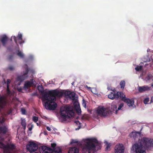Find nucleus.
<instances>
[{
    "instance_id": "1",
    "label": "nucleus",
    "mask_w": 153,
    "mask_h": 153,
    "mask_svg": "<svg viewBox=\"0 0 153 153\" xmlns=\"http://www.w3.org/2000/svg\"><path fill=\"white\" fill-rule=\"evenodd\" d=\"M41 93L42 100H47L45 103V108L47 109L50 110H54L57 107V104L54 102V101H56V97H62L64 94L71 100L73 101L75 100V93L70 91H66L63 93L57 89L48 91H44V90L42 89Z\"/></svg>"
},
{
    "instance_id": "2",
    "label": "nucleus",
    "mask_w": 153,
    "mask_h": 153,
    "mask_svg": "<svg viewBox=\"0 0 153 153\" xmlns=\"http://www.w3.org/2000/svg\"><path fill=\"white\" fill-rule=\"evenodd\" d=\"M143 145L147 148L153 146V140L147 137H143L141 141L135 144L132 146L133 150H135V153H146L143 149Z\"/></svg>"
},
{
    "instance_id": "3",
    "label": "nucleus",
    "mask_w": 153,
    "mask_h": 153,
    "mask_svg": "<svg viewBox=\"0 0 153 153\" xmlns=\"http://www.w3.org/2000/svg\"><path fill=\"white\" fill-rule=\"evenodd\" d=\"M88 142L82 148L85 153H91V151L94 152L100 150L101 148V144L95 138H88L86 140Z\"/></svg>"
},
{
    "instance_id": "4",
    "label": "nucleus",
    "mask_w": 153,
    "mask_h": 153,
    "mask_svg": "<svg viewBox=\"0 0 153 153\" xmlns=\"http://www.w3.org/2000/svg\"><path fill=\"white\" fill-rule=\"evenodd\" d=\"M60 113L61 118L62 119V121H65L67 119L69 118L70 117L68 116L70 115L71 117H72L74 115V112L72 110H71L70 108H61L60 110Z\"/></svg>"
},
{
    "instance_id": "5",
    "label": "nucleus",
    "mask_w": 153,
    "mask_h": 153,
    "mask_svg": "<svg viewBox=\"0 0 153 153\" xmlns=\"http://www.w3.org/2000/svg\"><path fill=\"white\" fill-rule=\"evenodd\" d=\"M39 152L40 153H60L62 152V149L59 147L51 149L45 146H43L41 148H39Z\"/></svg>"
},
{
    "instance_id": "6",
    "label": "nucleus",
    "mask_w": 153,
    "mask_h": 153,
    "mask_svg": "<svg viewBox=\"0 0 153 153\" xmlns=\"http://www.w3.org/2000/svg\"><path fill=\"white\" fill-rule=\"evenodd\" d=\"M27 149L30 153H33L35 151H37L38 149V145L33 142H30L27 145Z\"/></svg>"
},
{
    "instance_id": "7",
    "label": "nucleus",
    "mask_w": 153,
    "mask_h": 153,
    "mask_svg": "<svg viewBox=\"0 0 153 153\" xmlns=\"http://www.w3.org/2000/svg\"><path fill=\"white\" fill-rule=\"evenodd\" d=\"M97 113L98 115L100 117H105L107 115L108 111L103 106H100L97 108Z\"/></svg>"
},
{
    "instance_id": "8",
    "label": "nucleus",
    "mask_w": 153,
    "mask_h": 153,
    "mask_svg": "<svg viewBox=\"0 0 153 153\" xmlns=\"http://www.w3.org/2000/svg\"><path fill=\"white\" fill-rule=\"evenodd\" d=\"M25 72L23 74V75L18 76L16 79V81L21 82L26 79L27 77V74L29 71V69L27 64L25 65Z\"/></svg>"
},
{
    "instance_id": "9",
    "label": "nucleus",
    "mask_w": 153,
    "mask_h": 153,
    "mask_svg": "<svg viewBox=\"0 0 153 153\" xmlns=\"http://www.w3.org/2000/svg\"><path fill=\"white\" fill-rule=\"evenodd\" d=\"M120 99L122 101L127 103V105L130 107L133 106L134 104V100L132 99L130 100L128 98L126 97L125 95L123 93L122 94V95H121Z\"/></svg>"
},
{
    "instance_id": "10",
    "label": "nucleus",
    "mask_w": 153,
    "mask_h": 153,
    "mask_svg": "<svg viewBox=\"0 0 153 153\" xmlns=\"http://www.w3.org/2000/svg\"><path fill=\"white\" fill-rule=\"evenodd\" d=\"M123 92H117L115 93L114 92H111L108 95V97L111 99L113 100L115 99H118L120 98V99L121 97V95L123 94Z\"/></svg>"
},
{
    "instance_id": "11",
    "label": "nucleus",
    "mask_w": 153,
    "mask_h": 153,
    "mask_svg": "<svg viewBox=\"0 0 153 153\" xmlns=\"http://www.w3.org/2000/svg\"><path fill=\"white\" fill-rule=\"evenodd\" d=\"M8 100L7 97L4 96L0 95V110L7 105Z\"/></svg>"
},
{
    "instance_id": "12",
    "label": "nucleus",
    "mask_w": 153,
    "mask_h": 153,
    "mask_svg": "<svg viewBox=\"0 0 153 153\" xmlns=\"http://www.w3.org/2000/svg\"><path fill=\"white\" fill-rule=\"evenodd\" d=\"M13 38L15 43L17 45H18L17 40L19 41V43L20 44H22L25 42L22 39V35L21 34H19L17 37H16L15 36H13L12 37V38Z\"/></svg>"
},
{
    "instance_id": "13",
    "label": "nucleus",
    "mask_w": 153,
    "mask_h": 153,
    "mask_svg": "<svg viewBox=\"0 0 153 153\" xmlns=\"http://www.w3.org/2000/svg\"><path fill=\"white\" fill-rule=\"evenodd\" d=\"M124 147L122 144L117 145L115 147V153H124Z\"/></svg>"
},
{
    "instance_id": "14",
    "label": "nucleus",
    "mask_w": 153,
    "mask_h": 153,
    "mask_svg": "<svg viewBox=\"0 0 153 153\" xmlns=\"http://www.w3.org/2000/svg\"><path fill=\"white\" fill-rule=\"evenodd\" d=\"M151 89V87L147 85H144L143 86L138 87V91L140 93H143L144 92L149 91Z\"/></svg>"
},
{
    "instance_id": "15",
    "label": "nucleus",
    "mask_w": 153,
    "mask_h": 153,
    "mask_svg": "<svg viewBox=\"0 0 153 153\" xmlns=\"http://www.w3.org/2000/svg\"><path fill=\"white\" fill-rule=\"evenodd\" d=\"M8 40V37L6 35H4L1 37L0 40L3 46H6Z\"/></svg>"
},
{
    "instance_id": "16",
    "label": "nucleus",
    "mask_w": 153,
    "mask_h": 153,
    "mask_svg": "<svg viewBox=\"0 0 153 153\" xmlns=\"http://www.w3.org/2000/svg\"><path fill=\"white\" fill-rule=\"evenodd\" d=\"M79 150L76 147L71 148L68 151V153H79Z\"/></svg>"
},
{
    "instance_id": "17",
    "label": "nucleus",
    "mask_w": 153,
    "mask_h": 153,
    "mask_svg": "<svg viewBox=\"0 0 153 153\" xmlns=\"http://www.w3.org/2000/svg\"><path fill=\"white\" fill-rule=\"evenodd\" d=\"M11 80L9 79H8L7 81V94L8 95H10L11 94V91L9 89V84L10 83Z\"/></svg>"
},
{
    "instance_id": "18",
    "label": "nucleus",
    "mask_w": 153,
    "mask_h": 153,
    "mask_svg": "<svg viewBox=\"0 0 153 153\" xmlns=\"http://www.w3.org/2000/svg\"><path fill=\"white\" fill-rule=\"evenodd\" d=\"M7 131V129L5 126L0 127V133L5 134Z\"/></svg>"
},
{
    "instance_id": "19",
    "label": "nucleus",
    "mask_w": 153,
    "mask_h": 153,
    "mask_svg": "<svg viewBox=\"0 0 153 153\" xmlns=\"http://www.w3.org/2000/svg\"><path fill=\"white\" fill-rule=\"evenodd\" d=\"M140 134V132H133L132 131L131 133L129 135L131 137H133L134 138H135L136 137V136H137V134Z\"/></svg>"
},
{
    "instance_id": "20",
    "label": "nucleus",
    "mask_w": 153,
    "mask_h": 153,
    "mask_svg": "<svg viewBox=\"0 0 153 153\" xmlns=\"http://www.w3.org/2000/svg\"><path fill=\"white\" fill-rule=\"evenodd\" d=\"M32 86L30 82L26 81L24 84V88L25 89H28Z\"/></svg>"
},
{
    "instance_id": "21",
    "label": "nucleus",
    "mask_w": 153,
    "mask_h": 153,
    "mask_svg": "<svg viewBox=\"0 0 153 153\" xmlns=\"http://www.w3.org/2000/svg\"><path fill=\"white\" fill-rule=\"evenodd\" d=\"M21 125L24 129H25L26 126V120L25 119L21 118Z\"/></svg>"
},
{
    "instance_id": "22",
    "label": "nucleus",
    "mask_w": 153,
    "mask_h": 153,
    "mask_svg": "<svg viewBox=\"0 0 153 153\" xmlns=\"http://www.w3.org/2000/svg\"><path fill=\"white\" fill-rule=\"evenodd\" d=\"M18 52L17 53V55L21 58H23L24 56L23 53L19 50H18Z\"/></svg>"
},
{
    "instance_id": "23",
    "label": "nucleus",
    "mask_w": 153,
    "mask_h": 153,
    "mask_svg": "<svg viewBox=\"0 0 153 153\" xmlns=\"http://www.w3.org/2000/svg\"><path fill=\"white\" fill-rule=\"evenodd\" d=\"M13 111V109L12 108H9L7 109L6 111V113L7 115L9 114H11Z\"/></svg>"
},
{
    "instance_id": "24",
    "label": "nucleus",
    "mask_w": 153,
    "mask_h": 153,
    "mask_svg": "<svg viewBox=\"0 0 153 153\" xmlns=\"http://www.w3.org/2000/svg\"><path fill=\"white\" fill-rule=\"evenodd\" d=\"M120 85L121 86V88H124L125 85V81L124 80L120 82Z\"/></svg>"
},
{
    "instance_id": "25",
    "label": "nucleus",
    "mask_w": 153,
    "mask_h": 153,
    "mask_svg": "<svg viewBox=\"0 0 153 153\" xmlns=\"http://www.w3.org/2000/svg\"><path fill=\"white\" fill-rule=\"evenodd\" d=\"M74 123H75L77 125H78V124L79 125L78 126V128H76V130H78L79 129H80V128L81 126L80 125V123L79 122V121L78 120H75L74 121Z\"/></svg>"
},
{
    "instance_id": "26",
    "label": "nucleus",
    "mask_w": 153,
    "mask_h": 153,
    "mask_svg": "<svg viewBox=\"0 0 153 153\" xmlns=\"http://www.w3.org/2000/svg\"><path fill=\"white\" fill-rule=\"evenodd\" d=\"M76 112L78 115H79L81 114V111L79 106L76 108Z\"/></svg>"
},
{
    "instance_id": "27",
    "label": "nucleus",
    "mask_w": 153,
    "mask_h": 153,
    "mask_svg": "<svg viewBox=\"0 0 153 153\" xmlns=\"http://www.w3.org/2000/svg\"><path fill=\"white\" fill-rule=\"evenodd\" d=\"M31 82L32 85H33L35 86L36 85V83L35 80L33 79H32L30 81Z\"/></svg>"
},
{
    "instance_id": "28",
    "label": "nucleus",
    "mask_w": 153,
    "mask_h": 153,
    "mask_svg": "<svg viewBox=\"0 0 153 153\" xmlns=\"http://www.w3.org/2000/svg\"><path fill=\"white\" fill-rule=\"evenodd\" d=\"M31 82L32 85H33L35 86L36 85V83L35 80L33 79H32L30 81Z\"/></svg>"
},
{
    "instance_id": "29",
    "label": "nucleus",
    "mask_w": 153,
    "mask_h": 153,
    "mask_svg": "<svg viewBox=\"0 0 153 153\" xmlns=\"http://www.w3.org/2000/svg\"><path fill=\"white\" fill-rule=\"evenodd\" d=\"M31 82L32 85H33L35 86L36 85V83L35 80L33 79H32L30 81Z\"/></svg>"
},
{
    "instance_id": "30",
    "label": "nucleus",
    "mask_w": 153,
    "mask_h": 153,
    "mask_svg": "<svg viewBox=\"0 0 153 153\" xmlns=\"http://www.w3.org/2000/svg\"><path fill=\"white\" fill-rule=\"evenodd\" d=\"M149 101V98L147 97L144 99L143 100V102L145 104H148V103Z\"/></svg>"
},
{
    "instance_id": "31",
    "label": "nucleus",
    "mask_w": 153,
    "mask_h": 153,
    "mask_svg": "<svg viewBox=\"0 0 153 153\" xmlns=\"http://www.w3.org/2000/svg\"><path fill=\"white\" fill-rule=\"evenodd\" d=\"M143 67L142 66H137L135 68V69L136 71H140L142 69Z\"/></svg>"
},
{
    "instance_id": "32",
    "label": "nucleus",
    "mask_w": 153,
    "mask_h": 153,
    "mask_svg": "<svg viewBox=\"0 0 153 153\" xmlns=\"http://www.w3.org/2000/svg\"><path fill=\"white\" fill-rule=\"evenodd\" d=\"M79 143H80L78 141L74 140H73L71 142V143H76L77 145H79Z\"/></svg>"
},
{
    "instance_id": "33",
    "label": "nucleus",
    "mask_w": 153,
    "mask_h": 153,
    "mask_svg": "<svg viewBox=\"0 0 153 153\" xmlns=\"http://www.w3.org/2000/svg\"><path fill=\"white\" fill-rule=\"evenodd\" d=\"M33 120L34 122H36L38 121V117L34 116L33 117Z\"/></svg>"
},
{
    "instance_id": "34",
    "label": "nucleus",
    "mask_w": 153,
    "mask_h": 153,
    "mask_svg": "<svg viewBox=\"0 0 153 153\" xmlns=\"http://www.w3.org/2000/svg\"><path fill=\"white\" fill-rule=\"evenodd\" d=\"M117 107L116 105H113L111 106V109L112 108H114L115 109H116V110L115 111V113L116 114L117 113Z\"/></svg>"
},
{
    "instance_id": "35",
    "label": "nucleus",
    "mask_w": 153,
    "mask_h": 153,
    "mask_svg": "<svg viewBox=\"0 0 153 153\" xmlns=\"http://www.w3.org/2000/svg\"><path fill=\"white\" fill-rule=\"evenodd\" d=\"M82 105L85 108H86V105L85 101V100H83V102L82 103Z\"/></svg>"
},
{
    "instance_id": "36",
    "label": "nucleus",
    "mask_w": 153,
    "mask_h": 153,
    "mask_svg": "<svg viewBox=\"0 0 153 153\" xmlns=\"http://www.w3.org/2000/svg\"><path fill=\"white\" fill-rule=\"evenodd\" d=\"M123 103L121 104L119 106L118 108V110H120L123 107Z\"/></svg>"
},
{
    "instance_id": "37",
    "label": "nucleus",
    "mask_w": 153,
    "mask_h": 153,
    "mask_svg": "<svg viewBox=\"0 0 153 153\" xmlns=\"http://www.w3.org/2000/svg\"><path fill=\"white\" fill-rule=\"evenodd\" d=\"M56 146V144L55 143H53L51 144V146L53 148V149H55Z\"/></svg>"
},
{
    "instance_id": "38",
    "label": "nucleus",
    "mask_w": 153,
    "mask_h": 153,
    "mask_svg": "<svg viewBox=\"0 0 153 153\" xmlns=\"http://www.w3.org/2000/svg\"><path fill=\"white\" fill-rule=\"evenodd\" d=\"M21 111L22 114H25L26 110L22 108L21 109Z\"/></svg>"
},
{
    "instance_id": "39",
    "label": "nucleus",
    "mask_w": 153,
    "mask_h": 153,
    "mask_svg": "<svg viewBox=\"0 0 153 153\" xmlns=\"http://www.w3.org/2000/svg\"><path fill=\"white\" fill-rule=\"evenodd\" d=\"M8 69L10 71H12L14 69V68L13 66H11L9 67Z\"/></svg>"
},
{
    "instance_id": "40",
    "label": "nucleus",
    "mask_w": 153,
    "mask_h": 153,
    "mask_svg": "<svg viewBox=\"0 0 153 153\" xmlns=\"http://www.w3.org/2000/svg\"><path fill=\"white\" fill-rule=\"evenodd\" d=\"M13 57V55H10L8 58V59L9 60H11Z\"/></svg>"
},
{
    "instance_id": "41",
    "label": "nucleus",
    "mask_w": 153,
    "mask_h": 153,
    "mask_svg": "<svg viewBox=\"0 0 153 153\" xmlns=\"http://www.w3.org/2000/svg\"><path fill=\"white\" fill-rule=\"evenodd\" d=\"M46 129L48 131H50L51 130V129L49 127H47Z\"/></svg>"
},
{
    "instance_id": "42",
    "label": "nucleus",
    "mask_w": 153,
    "mask_h": 153,
    "mask_svg": "<svg viewBox=\"0 0 153 153\" xmlns=\"http://www.w3.org/2000/svg\"><path fill=\"white\" fill-rule=\"evenodd\" d=\"M32 128H33V126H32V125L31 127H29V130L30 131H31L32 130Z\"/></svg>"
},
{
    "instance_id": "43",
    "label": "nucleus",
    "mask_w": 153,
    "mask_h": 153,
    "mask_svg": "<svg viewBox=\"0 0 153 153\" xmlns=\"http://www.w3.org/2000/svg\"><path fill=\"white\" fill-rule=\"evenodd\" d=\"M153 102V97H152L151 98L150 103H152Z\"/></svg>"
},
{
    "instance_id": "44",
    "label": "nucleus",
    "mask_w": 153,
    "mask_h": 153,
    "mask_svg": "<svg viewBox=\"0 0 153 153\" xmlns=\"http://www.w3.org/2000/svg\"><path fill=\"white\" fill-rule=\"evenodd\" d=\"M33 153H39L38 152V151L37 150V151H35V152H33Z\"/></svg>"
},
{
    "instance_id": "45",
    "label": "nucleus",
    "mask_w": 153,
    "mask_h": 153,
    "mask_svg": "<svg viewBox=\"0 0 153 153\" xmlns=\"http://www.w3.org/2000/svg\"><path fill=\"white\" fill-rule=\"evenodd\" d=\"M108 147H109L108 146H107V147H106V149H107Z\"/></svg>"
},
{
    "instance_id": "46",
    "label": "nucleus",
    "mask_w": 153,
    "mask_h": 153,
    "mask_svg": "<svg viewBox=\"0 0 153 153\" xmlns=\"http://www.w3.org/2000/svg\"><path fill=\"white\" fill-rule=\"evenodd\" d=\"M1 139L2 140V141H3L4 140V139H3L1 138Z\"/></svg>"
},
{
    "instance_id": "47",
    "label": "nucleus",
    "mask_w": 153,
    "mask_h": 153,
    "mask_svg": "<svg viewBox=\"0 0 153 153\" xmlns=\"http://www.w3.org/2000/svg\"><path fill=\"white\" fill-rule=\"evenodd\" d=\"M82 151H83V153H85V152H84V151L83 150H82Z\"/></svg>"
},
{
    "instance_id": "48",
    "label": "nucleus",
    "mask_w": 153,
    "mask_h": 153,
    "mask_svg": "<svg viewBox=\"0 0 153 153\" xmlns=\"http://www.w3.org/2000/svg\"><path fill=\"white\" fill-rule=\"evenodd\" d=\"M87 88H88H88H90V87H87Z\"/></svg>"
},
{
    "instance_id": "49",
    "label": "nucleus",
    "mask_w": 153,
    "mask_h": 153,
    "mask_svg": "<svg viewBox=\"0 0 153 153\" xmlns=\"http://www.w3.org/2000/svg\"><path fill=\"white\" fill-rule=\"evenodd\" d=\"M74 83V82H73L72 83V85H73Z\"/></svg>"
},
{
    "instance_id": "50",
    "label": "nucleus",
    "mask_w": 153,
    "mask_h": 153,
    "mask_svg": "<svg viewBox=\"0 0 153 153\" xmlns=\"http://www.w3.org/2000/svg\"><path fill=\"white\" fill-rule=\"evenodd\" d=\"M4 83H5L6 82H5V80H4Z\"/></svg>"
},
{
    "instance_id": "51",
    "label": "nucleus",
    "mask_w": 153,
    "mask_h": 153,
    "mask_svg": "<svg viewBox=\"0 0 153 153\" xmlns=\"http://www.w3.org/2000/svg\"><path fill=\"white\" fill-rule=\"evenodd\" d=\"M10 40H11V41H12V39H11Z\"/></svg>"
}]
</instances>
